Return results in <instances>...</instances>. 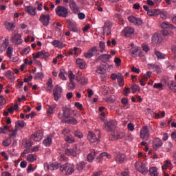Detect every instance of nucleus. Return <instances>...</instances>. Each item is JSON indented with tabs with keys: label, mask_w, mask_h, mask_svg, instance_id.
Wrapping results in <instances>:
<instances>
[{
	"label": "nucleus",
	"mask_w": 176,
	"mask_h": 176,
	"mask_svg": "<svg viewBox=\"0 0 176 176\" xmlns=\"http://www.w3.org/2000/svg\"><path fill=\"white\" fill-rule=\"evenodd\" d=\"M60 171H62V173L65 172V174L67 175H71V174H72V173L75 171V165L72 164L66 163L60 166Z\"/></svg>",
	"instance_id": "nucleus-1"
},
{
	"label": "nucleus",
	"mask_w": 176,
	"mask_h": 176,
	"mask_svg": "<svg viewBox=\"0 0 176 176\" xmlns=\"http://www.w3.org/2000/svg\"><path fill=\"white\" fill-rule=\"evenodd\" d=\"M55 12L59 17H64L65 19L68 17V8L63 6H58L56 8Z\"/></svg>",
	"instance_id": "nucleus-2"
},
{
	"label": "nucleus",
	"mask_w": 176,
	"mask_h": 176,
	"mask_svg": "<svg viewBox=\"0 0 176 176\" xmlns=\"http://www.w3.org/2000/svg\"><path fill=\"white\" fill-rule=\"evenodd\" d=\"M135 167L142 175H146V174H148V168L145 166V164L138 162L135 164Z\"/></svg>",
	"instance_id": "nucleus-3"
},
{
	"label": "nucleus",
	"mask_w": 176,
	"mask_h": 176,
	"mask_svg": "<svg viewBox=\"0 0 176 176\" xmlns=\"http://www.w3.org/2000/svg\"><path fill=\"white\" fill-rule=\"evenodd\" d=\"M149 137H151L149 129H148V126L145 125L140 129V138L144 140V141H148Z\"/></svg>",
	"instance_id": "nucleus-4"
},
{
	"label": "nucleus",
	"mask_w": 176,
	"mask_h": 176,
	"mask_svg": "<svg viewBox=\"0 0 176 176\" xmlns=\"http://www.w3.org/2000/svg\"><path fill=\"white\" fill-rule=\"evenodd\" d=\"M113 157L118 164H122V163H124V160H126V155L119 151H115L113 153Z\"/></svg>",
	"instance_id": "nucleus-5"
},
{
	"label": "nucleus",
	"mask_w": 176,
	"mask_h": 176,
	"mask_svg": "<svg viewBox=\"0 0 176 176\" xmlns=\"http://www.w3.org/2000/svg\"><path fill=\"white\" fill-rule=\"evenodd\" d=\"M69 8L74 14H78L80 12V9L75 0H69Z\"/></svg>",
	"instance_id": "nucleus-6"
},
{
	"label": "nucleus",
	"mask_w": 176,
	"mask_h": 176,
	"mask_svg": "<svg viewBox=\"0 0 176 176\" xmlns=\"http://www.w3.org/2000/svg\"><path fill=\"white\" fill-rule=\"evenodd\" d=\"M63 93V87L56 85L53 91L54 98L55 101H58L61 98V94Z\"/></svg>",
	"instance_id": "nucleus-7"
},
{
	"label": "nucleus",
	"mask_w": 176,
	"mask_h": 176,
	"mask_svg": "<svg viewBox=\"0 0 176 176\" xmlns=\"http://www.w3.org/2000/svg\"><path fill=\"white\" fill-rule=\"evenodd\" d=\"M117 123L116 121L110 120L104 124V130L106 131H114L116 129Z\"/></svg>",
	"instance_id": "nucleus-8"
},
{
	"label": "nucleus",
	"mask_w": 176,
	"mask_h": 176,
	"mask_svg": "<svg viewBox=\"0 0 176 176\" xmlns=\"http://www.w3.org/2000/svg\"><path fill=\"white\" fill-rule=\"evenodd\" d=\"M100 138H101V132H98V138L96 136V133L89 131L87 135V139L90 142H97V141H100Z\"/></svg>",
	"instance_id": "nucleus-9"
},
{
	"label": "nucleus",
	"mask_w": 176,
	"mask_h": 176,
	"mask_svg": "<svg viewBox=\"0 0 176 176\" xmlns=\"http://www.w3.org/2000/svg\"><path fill=\"white\" fill-rule=\"evenodd\" d=\"M121 34L123 36H126V38H130V36L134 34V28L131 26L125 27L121 32Z\"/></svg>",
	"instance_id": "nucleus-10"
},
{
	"label": "nucleus",
	"mask_w": 176,
	"mask_h": 176,
	"mask_svg": "<svg viewBox=\"0 0 176 176\" xmlns=\"http://www.w3.org/2000/svg\"><path fill=\"white\" fill-rule=\"evenodd\" d=\"M40 21L44 27H47L50 23V15L41 14L40 16Z\"/></svg>",
	"instance_id": "nucleus-11"
},
{
	"label": "nucleus",
	"mask_w": 176,
	"mask_h": 176,
	"mask_svg": "<svg viewBox=\"0 0 176 176\" xmlns=\"http://www.w3.org/2000/svg\"><path fill=\"white\" fill-rule=\"evenodd\" d=\"M33 58H49V53L43 50L37 52L36 54H32Z\"/></svg>",
	"instance_id": "nucleus-12"
},
{
	"label": "nucleus",
	"mask_w": 176,
	"mask_h": 176,
	"mask_svg": "<svg viewBox=\"0 0 176 176\" xmlns=\"http://www.w3.org/2000/svg\"><path fill=\"white\" fill-rule=\"evenodd\" d=\"M11 41L15 45H21L23 43V39H21V34H16L11 36Z\"/></svg>",
	"instance_id": "nucleus-13"
},
{
	"label": "nucleus",
	"mask_w": 176,
	"mask_h": 176,
	"mask_svg": "<svg viewBox=\"0 0 176 176\" xmlns=\"http://www.w3.org/2000/svg\"><path fill=\"white\" fill-rule=\"evenodd\" d=\"M67 28L70 30V31H72V32H78L79 28L76 26V24L72 22V21L67 19Z\"/></svg>",
	"instance_id": "nucleus-14"
},
{
	"label": "nucleus",
	"mask_w": 176,
	"mask_h": 176,
	"mask_svg": "<svg viewBox=\"0 0 176 176\" xmlns=\"http://www.w3.org/2000/svg\"><path fill=\"white\" fill-rule=\"evenodd\" d=\"M43 137V133L41 131H38L34 134L32 135L31 140H34L36 142H39V141H42V138Z\"/></svg>",
	"instance_id": "nucleus-15"
},
{
	"label": "nucleus",
	"mask_w": 176,
	"mask_h": 176,
	"mask_svg": "<svg viewBox=\"0 0 176 176\" xmlns=\"http://www.w3.org/2000/svg\"><path fill=\"white\" fill-rule=\"evenodd\" d=\"M94 53H97V47H93L84 54L85 58H91L94 56Z\"/></svg>",
	"instance_id": "nucleus-16"
},
{
	"label": "nucleus",
	"mask_w": 176,
	"mask_h": 176,
	"mask_svg": "<svg viewBox=\"0 0 176 176\" xmlns=\"http://www.w3.org/2000/svg\"><path fill=\"white\" fill-rule=\"evenodd\" d=\"M128 20L130 21V23L135 24V25H141V24H142V21L140 19L135 17L134 16H129L128 17Z\"/></svg>",
	"instance_id": "nucleus-17"
},
{
	"label": "nucleus",
	"mask_w": 176,
	"mask_h": 176,
	"mask_svg": "<svg viewBox=\"0 0 176 176\" xmlns=\"http://www.w3.org/2000/svg\"><path fill=\"white\" fill-rule=\"evenodd\" d=\"M112 28V22H111L109 20H107L104 22L103 29L104 32H107V35H109L111 34V29Z\"/></svg>",
	"instance_id": "nucleus-18"
},
{
	"label": "nucleus",
	"mask_w": 176,
	"mask_h": 176,
	"mask_svg": "<svg viewBox=\"0 0 176 176\" xmlns=\"http://www.w3.org/2000/svg\"><path fill=\"white\" fill-rule=\"evenodd\" d=\"M162 145L163 142H162V140H160V138H156L155 139H154V141L153 142V149L157 151V149H159V148H160Z\"/></svg>",
	"instance_id": "nucleus-19"
},
{
	"label": "nucleus",
	"mask_w": 176,
	"mask_h": 176,
	"mask_svg": "<svg viewBox=\"0 0 176 176\" xmlns=\"http://www.w3.org/2000/svg\"><path fill=\"white\" fill-rule=\"evenodd\" d=\"M65 155H67V156H73L74 157H76V148H66L65 151Z\"/></svg>",
	"instance_id": "nucleus-20"
},
{
	"label": "nucleus",
	"mask_w": 176,
	"mask_h": 176,
	"mask_svg": "<svg viewBox=\"0 0 176 176\" xmlns=\"http://www.w3.org/2000/svg\"><path fill=\"white\" fill-rule=\"evenodd\" d=\"M25 11L30 14V16H35L36 14V8L32 6H26L25 8Z\"/></svg>",
	"instance_id": "nucleus-21"
},
{
	"label": "nucleus",
	"mask_w": 176,
	"mask_h": 176,
	"mask_svg": "<svg viewBox=\"0 0 176 176\" xmlns=\"http://www.w3.org/2000/svg\"><path fill=\"white\" fill-rule=\"evenodd\" d=\"M98 155L97 151H92L91 153H89L87 155V162L91 163L93 160L96 159V156Z\"/></svg>",
	"instance_id": "nucleus-22"
},
{
	"label": "nucleus",
	"mask_w": 176,
	"mask_h": 176,
	"mask_svg": "<svg viewBox=\"0 0 176 176\" xmlns=\"http://www.w3.org/2000/svg\"><path fill=\"white\" fill-rule=\"evenodd\" d=\"M103 157H107V159H111V157H112V156L111 155V154H109L108 153H105V152L102 153L97 157V159L99 160L98 163H101V162H102Z\"/></svg>",
	"instance_id": "nucleus-23"
},
{
	"label": "nucleus",
	"mask_w": 176,
	"mask_h": 176,
	"mask_svg": "<svg viewBox=\"0 0 176 176\" xmlns=\"http://www.w3.org/2000/svg\"><path fill=\"white\" fill-rule=\"evenodd\" d=\"M76 64L77 65H78L80 69H85V68H86V62H85V60H83L82 59L77 58Z\"/></svg>",
	"instance_id": "nucleus-24"
},
{
	"label": "nucleus",
	"mask_w": 176,
	"mask_h": 176,
	"mask_svg": "<svg viewBox=\"0 0 176 176\" xmlns=\"http://www.w3.org/2000/svg\"><path fill=\"white\" fill-rule=\"evenodd\" d=\"M168 87H169L171 91L176 93V82L174 80L169 81L168 83Z\"/></svg>",
	"instance_id": "nucleus-25"
},
{
	"label": "nucleus",
	"mask_w": 176,
	"mask_h": 176,
	"mask_svg": "<svg viewBox=\"0 0 176 176\" xmlns=\"http://www.w3.org/2000/svg\"><path fill=\"white\" fill-rule=\"evenodd\" d=\"M63 123H67V124H78V120L74 118H70L67 120H63Z\"/></svg>",
	"instance_id": "nucleus-26"
},
{
	"label": "nucleus",
	"mask_w": 176,
	"mask_h": 176,
	"mask_svg": "<svg viewBox=\"0 0 176 176\" xmlns=\"http://www.w3.org/2000/svg\"><path fill=\"white\" fill-rule=\"evenodd\" d=\"M140 50L139 47H135L131 50V57H133V58H135L138 56V52Z\"/></svg>",
	"instance_id": "nucleus-27"
},
{
	"label": "nucleus",
	"mask_w": 176,
	"mask_h": 176,
	"mask_svg": "<svg viewBox=\"0 0 176 176\" xmlns=\"http://www.w3.org/2000/svg\"><path fill=\"white\" fill-rule=\"evenodd\" d=\"M61 166L60 165V164L57 163V162H54L51 164L50 165H49L47 166L48 170H58V168L60 167Z\"/></svg>",
	"instance_id": "nucleus-28"
},
{
	"label": "nucleus",
	"mask_w": 176,
	"mask_h": 176,
	"mask_svg": "<svg viewBox=\"0 0 176 176\" xmlns=\"http://www.w3.org/2000/svg\"><path fill=\"white\" fill-rule=\"evenodd\" d=\"M161 27L164 29V30H173L174 26H173V25L170 24L168 22H164L161 24Z\"/></svg>",
	"instance_id": "nucleus-29"
},
{
	"label": "nucleus",
	"mask_w": 176,
	"mask_h": 176,
	"mask_svg": "<svg viewBox=\"0 0 176 176\" xmlns=\"http://www.w3.org/2000/svg\"><path fill=\"white\" fill-rule=\"evenodd\" d=\"M69 113H71V110L69 108L65 107L63 109V118H65V119H68L69 118Z\"/></svg>",
	"instance_id": "nucleus-30"
},
{
	"label": "nucleus",
	"mask_w": 176,
	"mask_h": 176,
	"mask_svg": "<svg viewBox=\"0 0 176 176\" xmlns=\"http://www.w3.org/2000/svg\"><path fill=\"white\" fill-rule=\"evenodd\" d=\"M155 54L157 56L158 60H164V58H166V54L157 51V50H155Z\"/></svg>",
	"instance_id": "nucleus-31"
},
{
	"label": "nucleus",
	"mask_w": 176,
	"mask_h": 176,
	"mask_svg": "<svg viewBox=\"0 0 176 176\" xmlns=\"http://www.w3.org/2000/svg\"><path fill=\"white\" fill-rule=\"evenodd\" d=\"M6 30H8V31H13L14 28H16V26H14V24L12 22H6L5 23Z\"/></svg>",
	"instance_id": "nucleus-32"
},
{
	"label": "nucleus",
	"mask_w": 176,
	"mask_h": 176,
	"mask_svg": "<svg viewBox=\"0 0 176 176\" xmlns=\"http://www.w3.org/2000/svg\"><path fill=\"white\" fill-rule=\"evenodd\" d=\"M65 141H66L68 144H74V142H75V138L72 135H66L65 138Z\"/></svg>",
	"instance_id": "nucleus-33"
},
{
	"label": "nucleus",
	"mask_w": 176,
	"mask_h": 176,
	"mask_svg": "<svg viewBox=\"0 0 176 176\" xmlns=\"http://www.w3.org/2000/svg\"><path fill=\"white\" fill-rule=\"evenodd\" d=\"M52 140L51 137H47L43 141V144L45 146H50V145H52Z\"/></svg>",
	"instance_id": "nucleus-34"
},
{
	"label": "nucleus",
	"mask_w": 176,
	"mask_h": 176,
	"mask_svg": "<svg viewBox=\"0 0 176 176\" xmlns=\"http://www.w3.org/2000/svg\"><path fill=\"white\" fill-rule=\"evenodd\" d=\"M152 42L153 43H160L162 42V38L159 35L154 34L152 37Z\"/></svg>",
	"instance_id": "nucleus-35"
},
{
	"label": "nucleus",
	"mask_w": 176,
	"mask_h": 176,
	"mask_svg": "<svg viewBox=\"0 0 176 176\" xmlns=\"http://www.w3.org/2000/svg\"><path fill=\"white\" fill-rule=\"evenodd\" d=\"M85 167H86V163H85V162H83V161L80 162L76 165V169L78 171H82V170H83V168H85Z\"/></svg>",
	"instance_id": "nucleus-36"
},
{
	"label": "nucleus",
	"mask_w": 176,
	"mask_h": 176,
	"mask_svg": "<svg viewBox=\"0 0 176 176\" xmlns=\"http://www.w3.org/2000/svg\"><path fill=\"white\" fill-rule=\"evenodd\" d=\"M114 137V140H122L125 135L124 133L123 132H117L113 135Z\"/></svg>",
	"instance_id": "nucleus-37"
},
{
	"label": "nucleus",
	"mask_w": 176,
	"mask_h": 176,
	"mask_svg": "<svg viewBox=\"0 0 176 176\" xmlns=\"http://www.w3.org/2000/svg\"><path fill=\"white\" fill-rule=\"evenodd\" d=\"M37 157H38L35 154H29L27 157V160L32 163L36 160Z\"/></svg>",
	"instance_id": "nucleus-38"
},
{
	"label": "nucleus",
	"mask_w": 176,
	"mask_h": 176,
	"mask_svg": "<svg viewBox=\"0 0 176 176\" xmlns=\"http://www.w3.org/2000/svg\"><path fill=\"white\" fill-rule=\"evenodd\" d=\"M52 43L55 47H58L59 49H62L63 47V43L60 41L54 40Z\"/></svg>",
	"instance_id": "nucleus-39"
},
{
	"label": "nucleus",
	"mask_w": 176,
	"mask_h": 176,
	"mask_svg": "<svg viewBox=\"0 0 176 176\" xmlns=\"http://www.w3.org/2000/svg\"><path fill=\"white\" fill-rule=\"evenodd\" d=\"M9 46V39L6 38L1 45V50H6V48Z\"/></svg>",
	"instance_id": "nucleus-40"
},
{
	"label": "nucleus",
	"mask_w": 176,
	"mask_h": 176,
	"mask_svg": "<svg viewBox=\"0 0 176 176\" xmlns=\"http://www.w3.org/2000/svg\"><path fill=\"white\" fill-rule=\"evenodd\" d=\"M96 72H97V74H105L106 69L104 67V65H100V66L98 67L97 69H96Z\"/></svg>",
	"instance_id": "nucleus-41"
},
{
	"label": "nucleus",
	"mask_w": 176,
	"mask_h": 176,
	"mask_svg": "<svg viewBox=\"0 0 176 176\" xmlns=\"http://www.w3.org/2000/svg\"><path fill=\"white\" fill-rule=\"evenodd\" d=\"M24 127V121H16L15 124V129H23Z\"/></svg>",
	"instance_id": "nucleus-42"
},
{
	"label": "nucleus",
	"mask_w": 176,
	"mask_h": 176,
	"mask_svg": "<svg viewBox=\"0 0 176 176\" xmlns=\"http://www.w3.org/2000/svg\"><path fill=\"white\" fill-rule=\"evenodd\" d=\"M67 89L68 90H74V89H75L76 87V85L75 82H74V81H69V82L67 83Z\"/></svg>",
	"instance_id": "nucleus-43"
},
{
	"label": "nucleus",
	"mask_w": 176,
	"mask_h": 176,
	"mask_svg": "<svg viewBox=\"0 0 176 176\" xmlns=\"http://www.w3.org/2000/svg\"><path fill=\"white\" fill-rule=\"evenodd\" d=\"M149 173L151 176H157V169L156 167L151 168L149 170Z\"/></svg>",
	"instance_id": "nucleus-44"
},
{
	"label": "nucleus",
	"mask_w": 176,
	"mask_h": 176,
	"mask_svg": "<svg viewBox=\"0 0 176 176\" xmlns=\"http://www.w3.org/2000/svg\"><path fill=\"white\" fill-rule=\"evenodd\" d=\"M163 35L164 36H171L173 35V32H171V29L169 30H164L163 31Z\"/></svg>",
	"instance_id": "nucleus-45"
},
{
	"label": "nucleus",
	"mask_w": 176,
	"mask_h": 176,
	"mask_svg": "<svg viewBox=\"0 0 176 176\" xmlns=\"http://www.w3.org/2000/svg\"><path fill=\"white\" fill-rule=\"evenodd\" d=\"M99 47L100 49V53H104L105 52V43L100 41L99 43Z\"/></svg>",
	"instance_id": "nucleus-46"
},
{
	"label": "nucleus",
	"mask_w": 176,
	"mask_h": 176,
	"mask_svg": "<svg viewBox=\"0 0 176 176\" xmlns=\"http://www.w3.org/2000/svg\"><path fill=\"white\" fill-rule=\"evenodd\" d=\"M7 56L10 58L12 57V54H13V47H8L7 49Z\"/></svg>",
	"instance_id": "nucleus-47"
},
{
	"label": "nucleus",
	"mask_w": 176,
	"mask_h": 176,
	"mask_svg": "<svg viewBox=\"0 0 176 176\" xmlns=\"http://www.w3.org/2000/svg\"><path fill=\"white\" fill-rule=\"evenodd\" d=\"M117 79L120 86L122 87L124 85V78H123L122 75H120Z\"/></svg>",
	"instance_id": "nucleus-48"
},
{
	"label": "nucleus",
	"mask_w": 176,
	"mask_h": 176,
	"mask_svg": "<svg viewBox=\"0 0 176 176\" xmlns=\"http://www.w3.org/2000/svg\"><path fill=\"white\" fill-rule=\"evenodd\" d=\"M74 137H76V138H83V133L80 132V131H74Z\"/></svg>",
	"instance_id": "nucleus-49"
},
{
	"label": "nucleus",
	"mask_w": 176,
	"mask_h": 176,
	"mask_svg": "<svg viewBox=\"0 0 176 176\" xmlns=\"http://www.w3.org/2000/svg\"><path fill=\"white\" fill-rule=\"evenodd\" d=\"M11 144H12V139H10V138L3 141V145L4 146H9V145H10Z\"/></svg>",
	"instance_id": "nucleus-50"
},
{
	"label": "nucleus",
	"mask_w": 176,
	"mask_h": 176,
	"mask_svg": "<svg viewBox=\"0 0 176 176\" xmlns=\"http://www.w3.org/2000/svg\"><path fill=\"white\" fill-rule=\"evenodd\" d=\"M78 83H80V85H87V78L85 77L80 78Z\"/></svg>",
	"instance_id": "nucleus-51"
},
{
	"label": "nucleus",
	"mask_w": 176,
	"mask_h": 176,
	"mask_svg": "<svg viewBox=\"0 0 176 176\" xmlns=\"http://www.w3.org/2000/svg\"><path fill=\"white\" fill-rule=\"evenodd\" d=\"M121 102H122V104L125 105V107H126V108H129V107H130V105L129 104V99H127L126 98H122Z\"/></svg>",
	"instance_id": "nucleus-52"
},
{
	"label": "nucleus",
	"mask_w": 176,
	"mask_h": 176,
	"mask_svg": "<svg viewBox=\"0 0 176 176\" xmlns=\"http://www.w3.org/2000/svg\"><path fill=\"white\" fill-rule=\"evenodd\" d=\"M31 51V47H27L26 48H24L21 52V54L24 55V54H28Z\"/></svg>",
	"instance_id": "nucleus-53"
},
{
	"label": "nucleus",
	"mask_w": 176,
	"mask_h": 176,
	"mask_svg": "<svg viewBox=\"0 0 176 176\" xmlns=\"http://www.w3.org/2000/svg\"><path fill=\"white\" fill-rule=\"evenodd\" d=\"M147 14L148 16H157V11L156 10H150Z\"/></svg>",
	"instance_id": "nucleus-54"
},
{
	"label": "nucleus",
	"mask_w": 176,
	"mask_h": 176,
	"mask_svg": "<svg viewBox=\"0 0 176 176\" xmlns=\"http://www.w3.org/2000/svg\"><path fill=\"white\" fill-rule=\"evenodd\" d=\"M132 93L134 94L136 91L140 90V86L137 85H133L131 86Z\"/></svg>",
	"instance_id": "nucleus-55"
},
{
	"label": "nucleus",
	"mask_w": 176,
	"mask_h": 176,
	"mask_svg": "<svg viewBox=\"0 0 176 176\" xmlns=\"http://www.w3.org/2000/svg\"><path fill=\"white\" fill-rule=\"evenodd\" d=\"M67 74L69 80L72 82L74 81V79H75V75H74L72 71H69Z\"/></svg>",
	"instance_id": "nucleus-56"
},
{
	"label": "nucleus",
	"mask_w": 176,
	"mask_h": 176,
	"mask_svg": "<svg viewBox=\"0 0 176 176\" xmlns=\"http://www.w3.org/2000/svg\"><path fill=\"white\" fill-rule=\"evenodd\" d=\"M6 104V99L3 96H0V107H2Z\"/></svg>",
	"instance_id": "nucleus-57"
},
{
	"label": "nucleus",
	"mask_w": 176,
	"mask_h": 176,
	"mask_svg": "<svg viewBox=\"0 0 176 176\" xmlns=\"http://www.w3.org/2000/svg\"><path fill=\"white\" fill-rule=\"evenodd\" d=\"M47 86L48 89H53V80H52V78H49L47 82Z\"/></svg>",
	"instance_id": "nucleus-58"
},
{
	"label": "nucleus",
	"mask_w": 176,
	"mask_h": 176,
	"mask_svg": "<svg viewBox=\"0 0 176 176\" xmlns=\"http://www.w3.org/2000/svg\"><path fill=\"white\" fill-rule=\"evenodd\" d=\"M69 133H70L69 129H65L62 131L61 134L65 135V137H67V135H69Z\"/></svg>",
	"instance_id": "nucleus-59"
},
{
	"label": "nucleus",
	"mask_w": 176,
	"mask_h": 176,
	"mask_svg": "<svg viewBox=\"0 0 176 176\" xmlns=\"http://www.w3.org/2000/svg\"><path fill=\"white\" fill-rule=\"evenodd\" d=\"M78 17L79 20H85V19H86V15L83 12H79L78 14Z\"/></svg>",
	"instance_id": "nucleus-60"
},
{
	"label": "nucleus",
	"mask_w": 176,
	"mask_h": 176,
	"mask_svg": "<svg viewBox=\"0 0 176 176\" xmlns=\"http://www.w3.org/2000/svg\"><path fill=\"white\" fill-rule=\"evenodd\" d=\"M99 57H100V58H103V60H109V58H111V55H109V54H102Z\"/></svg>",
	"instance_id": "nucleus-61"
},
{
	"label": "nucleus",
	"mask_w": 176,
	"mask_h": 176,
	"mask_svg": "<svg viewBox=\"0 0 176 176\" xmlns=\"http://www.w3.org/2000/svg\"><path fill=\"white\" fill-rule=\"evenodd\" d=\"M120 176H130V172H129V170H125L122 172H121Z\"/></svg>",
	"instance_id": "nucleus-62"
},
{
	"label": "nucleus",
	"mask_w": 176,
	"mask_h": 176,
	"mask_svg": "<svg viewBox=\"0 0 176 176\" xmlns=\"http://www.w3.org/2000/svg\"><path fill=\"white\" fill-rule=\"evenodd\" d=\"M25 148H31V146L32 145H34V144L32 143V141L31 140H26L25 142Z\"/></svg>",
	"instance_id": "nucleus-63"
},
{
	"label": "nucleus",
	"mask_w": 176,
	"mask_h": 176,
	"mask_svg": "<svg viewBox=\"0 0 176 176\" xmlns=\"http://www.w3.org/2000/svg\"><path fill=\"white\" fill-rule=\"evenodd\" d=\"M129 93H130V88L125 87L124 89V93H123L124 96H125V97H127V96H129Z\"/></svg>",
	"instance_id": "nucleus-64"
}]
</instances>
